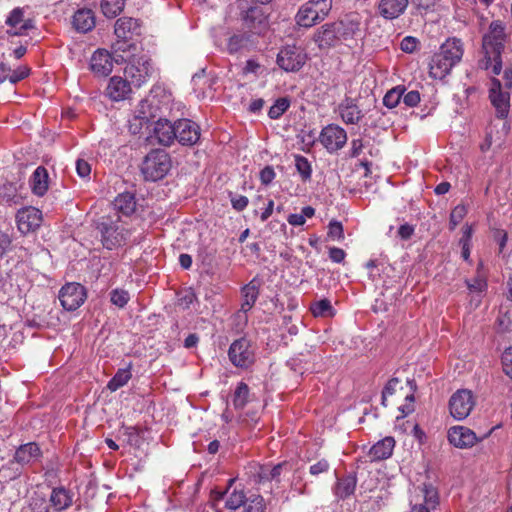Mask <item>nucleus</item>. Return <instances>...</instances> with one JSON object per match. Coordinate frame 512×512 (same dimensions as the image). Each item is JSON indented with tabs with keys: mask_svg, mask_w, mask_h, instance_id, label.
<instances>
[{
	"mask_svg": "<svg viewBox=\"0 0 512 512\" xmlns=\"http://www.w3.org/2000/svg\"><path fill=\"white\" fill-rule=\"evenodd\" d=\"M32 191L37 196H43L48 189V172L47 170L39 166L33 172L31 178Z\"/></svg>",
	"mask_w": 512,
	"mask_h": 512,
	"instance_id": "obj_33",
	"label": "nucleus"
},
{
	"mask_svg": "<svg viewBox=\"0 0 512 512\" xmlns=\"http://www.w3.org/2000/svg\"><path fill=\"white\" fill-rule=\"evenodd\" d=\"M29 507L31 512H49V507L46 505L44 498L33 500Z\"/></svg>",
	"mask_w": 512,
	"mask_h": 512,
	"instance_id": "obj_63",
	"label": "nucleus"
},
{
	"mask_svg": "<svg viewBox=\"0 0 512 512\" xmlns=\"http://www.w3.org/2000/svg\"><path fill=\"white\" fill-rule=\"evenodd\" d=\"M87 295L84 286L79 283H67L59 292V300L67 311L78 309L85 301Z\"/></svg>",
	"mask_w": 512,
	"mask_h": 512,
	"instance_id": "obj_11",
	"label": "nucleus"
},
{
	"mask_svg": "<svg viewBox=\"0 0 512 512\" xmlns=\"http://www.w3.org/2000/svg\"><path fill=\"white\" fill-rule=\"evenodd\" d=\"M510 89L503 87L502 83L497 78L491 79V86L489 89V99L491 104L496 110L498 118H506L510 110Z\"/></svg>",
	"mask_w": 512,
	"mask_h": 512,
	"instance_id": "obj_8",
	"label": "nucleus"
},
{
	"mask_svg": "<svg viewBox=\"0 0 512 512\" xmlns=\"http://www.w3.org/2000/svg\"><path fill=\"white\" fill-rule=\"evenodd\" d=\"M114 208L125 216L133 214L136 210L135 195L131 192L120 193L113 202Z\"/></svg>",
	"mask_w": 512,
	"mask_h": 512,
	"instance_id": "obj_32",
	"label": "nucleus"
},
{
	"mask_svg": "<svg viewBox=\"0 0 512 512\" xmlns=\"http://www.w3.org/2000/svg\"><path fill=\"white\" fill-rule=\"evenodd\" d=\"M113 62V56L107 50L98 49L90 59V68L99 76H107L113 69Z\"/></svg>",
	"mask_w": 512,
	"mask_h": 512,
	"instance_id": "obj_19",
	"label": "nucleus"
},
{
	"mask_svg": "<svg viewBox=\"0 0 512 512\" xmlns=\"http://www.w3.org/2000/svg\"><path fill=\"white\" fill-rule=\"evenodd\" d=\"M154 134L158 142L163 146H170L176 138L175 122L159 118L154 126Z\"/></svg>",
	"mask_w": 512,
	"mask_h": 512,
	"instance_id": "obj_21",
	"label": "nucleus"
},
{
	"mask_svg": "<svg viewBox=\"0 0 512 512\" xmlns=\"http://www.w3.org/2000/svg\"><path fill=\"white\" fill-rule=\"evenodd\" d=\"M97 229L101 235V242L103 246L109 250L120 245L124 239L123 230L120 229L117 221H113L109 218L99 222Z\"/></svg>",
	"mask_w": 512,
	"mask_h": 512,
	"instance_id": "obj_14",
	"label": "nucleus"
},
{
	"mask_svg": "<svg viewBox=\"0 0 512 512\" xmlns=\"http://www.w3.org/2000/svg\"><path fill=\"white\" fill-rule=\"evenodd\" d=\"M136 51L137 45L132 39L117 38L112 44L113 59L116 63L128 62Z\"/></svg>",
	"mask_w": 512,
	"mask_h": 512,
	"instance_id": "obj_22",
	"label": "nucleus"
},
{
	"mask_svg": "<svg viewBox=\"0 0 512 512\" xmlns=\"http://www.w3.org/2000/svg\"><path fill=\"white\" fill-rule=\"evenodd\" d=\"M340 41L362 38V17L358 13H350L335 21Z\"/></svg>",
	"mask_w": 512,
	"mask_h": 512,
	"instance_id": "obj_10",
	"label": "nucleus"
},
{
	"mask_svg": "<svg viewBox=\"0 0 512 512\" xmlns=\"http://www.w3.org/2000/svg\"><path fill=\"white\" fill-rule=\"evenodd\" d=\"M328 236L332 240H342L344 238V231L342 223L339 221H331L328 226Z\"/></svg>",
	"mask_w": 512,
	"mask_h": 512,
	"instance_id": "obj_50",
	"label": "nucleus"
},
{
	"mask_svg": "<svg viewBox=\"0 0 512 512\" xmlns=\"http://www.w3.org/2000/svg\"><path fill=\"white\" fill-rule=\"evenodd\" d=\"M409 5V0H380L377 10L386 20H394L403 15Z\"/></svg>",
	"mask_w": 512,
	"mask_h": 512,
	"instance_id": "obj_18",
	"label": "nucleus"
},
{
	"mask_svg": "<svg viewBox=\"0 0 512 512\" xmlns=\"http://www.w3.org/2000/svg\"><path fill=\"white\" fill-rule=\"evenodd\" d=\"M310 310L315 317H327L334 314V308L328 299H321L312 303Z\"/></svg>",
	"mask_w": 512,
	"mask_h": 512,
	"instance_id": "obj_40",
	"label": "nucleus"
},
{
	"mask_svg": "<svg viewBox=\"0 0 512 512\" xmlns=\"http://www.w3.org/2000/svg\"><path fill=\"white\" fill-rule=\"evenodd\" d=\"M419 44V41L417 38L412 36H406L402 39L400 43V48L403 52L406 53H413Z\"/></svg>",
	"mask_w": 512,
	"mask_h": 512,
	"instance_id": "obj_56",
	"label": "nucleus"
},
{
	"mask_svg": "<svg viewBox=\"0 0 512 512\" xmlns=\"http://www.w3.org/2000/svg\"><path fill=\"white\" fill-rule=\"evenodd\" d=\"M423 493L424 503L422 505L428 506L430 510L435 509L439 503L436 489L432 485H424Z\"/></svg>",
	"mask_w": 512,
	"mask_h": 512,
	"instance_id": "obj_47",
	"label": "nucleus"
},
{
	"mask_svg": "<svg viewBox=\"0 0 512 512\" xmlns=\"http://www.w3.org/2000/svg\"><path fill=\"white\" fill-rule=\"evenodd\" d=\"M506 34L503 23L499 20L491 22L488 32L482 38V48L485 54L483 67L491 69L499 75L502 71L501 54L505 48Z\"/></svg>",
	"mask_w": 512,
	"mask_h": 512,
	"instance_id": "obj_1",
	"label": "nucleus"
},
{
	"mask_svg": "<svg viewBox=\"0 0 512 512\" xmlns=\"http://www.w3.org/2000/svg\"><path fill=\"white\" fill-rule=\"evenodd\" d=\"M405 91L406 89L403 86H396L390 89L383 98V104L390 109L396 107Z\"/></svg>",
	"mask_w": 512,
	"mask_h": 512,
	"instance_id": "obj_41",
	"label": "nucleus"
},
{
	"mask_svg": "<svg viewBox=\"0 0 512 512\" xmlns=\"http://www.w3.org/2000/svg\"><path fill=\"white\" fill-rule=\"evenodd\" d=\"M250 43V36L247 34H234L227 41V51L235 54L247 48Z\"/></svg>",
	"mask_w": 512,
	"mask_h": 512,
	"instance_id": "obj_35",
	"label": "nucleus"
},
{
	"mask_svg": "<svg viewBox=\"0 0 512 512\" xmlns=\"http://www.w3.org/2000/svg\"><path fill=\"white\" fill-rule=\"evenodd\" d=\"M176 138L183 146H193L198 143L201 129L197 123L189 119L175 121Z\"/></svg>",
	"mask_w": 512,
	"mask_h": 512,
	"instance_id": "obj_13",
	"label": "nucleus"
},
{
	"mask_svg": "<svg viewBox=\"0 0 512 512\" xmlns=\"http://www.w3.org/2000/svg\"><path fill=\"white\" fill-rule=\"evenodd\" d=\"M243 21L247 28L253 30L264 22V17L257 8H250L246 11Z\"/></svg>",
	"mask_w": 512,
	"mask_h": 512,
	"instance_id": "obj_43",
	"label": "nucleus"
},
{
	"mask_svg": "<svg viewBox=\"0 0 512 512\" xmlns=\"http://www.w3.org/2000/svg\"><path fill=\"white\" fill-rule=\"evenodd\" d=\"M346 253L343 249L338 247H331L329 249V258L335 263H341L345 259Z\"/></svg>",
	"mask_w": 512,
	"mask_h": 512,
	"instance_id": "obj_64",
	"label": "nucleus"
},
{
	"mask_svg": "<svg viewBox=\"0 0 512 512\" xmlns=\"http://www.w3.org/2000/svg\"><path fill=\"white\" fill-rule=\"evenodd\" d=\"M332 9V0H309L303 4L296 14V23L310 28L323 21Z\"/></svg>",
	"mask_w": 512,
	"mask_h": 512,
	"instance_id": "obj_4",
	"label": "nucleus"
},
{
	"mask_svg": "<svg viewBox=\"0 0 512 512\" xmlns=\"http://www.w3.org/2000/svg\"><path fill=\"white\" fill-rule=\"evenodd\" d=\"M357 485V478L355 474H348L337 480L334 493L339 499H346L351 496Z\"/></svg>",
	"mask_w": 512,
	"mask_h": 512,
	"instance_id": "obj_31",
	"label": "nucleus"
},
{
	"mask_svg": "<svg viewBox=\"0 0 512 512\" xmlns=\"http://www.w3.org/2000/svg\"><path fill=\"white\" fill-rule=\"evenodd\" d=\"M72 24L77 31L82 33L92 30L95 26V18L92 10H78L73 16Z\"/></svg>",
	"mask_w": 512,
	"mask_h": 512,
	"instance_id": "obj_29",
	"label": "nucleus"
},
{
	"mask_svg": "<svg viewBox=\"0 0 512 512\" xmlns=\"http://www.w3.org/2000/svg\"><path fill=\"white\" fill-rule=\"evenodd\" d=\"M395 447V440L387 436L375 443L369 450V456L372 461L385 460L391 457Z\"/></svg>",
	"mask_w": 512,
	"mask_h": 512,
	"instance_id": "obj_25",
	"label": "nucleus"
},
{
	"mask_svg": "<svg viewBox=\"0 0 512 512\" xmlns=\"http://www.w3.org/2000/svg\"><path fill=\"white\" fill-rule=\"evenodd\" d=\"M114 33L117 38L133 39V36L140 34V24L134 18H119L115 23Z\"/></svg>",
	"mask_w": 512,
	"mask_h": 512,
	"instance_id": "obj_24",
	"label": "nucleus"
},
{
	"mask_svg": "<svg viewBox=\"0 0 512 512\" xmlns=\"http://www.w3.org/2000/svg\"><path fill=\"white\" fill-rule=\"evenodd\" d=\"M290 107V100L287 97L278 98L275 103L270 107L268 116L271 119L280 118Z\"/></svg>",
	"mask_w": 512,
	"mask_h": 512,
	"instance_id": "obj_45",
	"label": "nucleus"
},
{
	"mask_svg": "<svg viewBox=\"0 0 512 512\" xmlns=\"http://www.w3.org/2000/svg\"><path fill=\"white\" fill-rule=\"evenodd\" d=\"M29 74V69L26 67H20L17 70L9 73L8 79L11 83L15 84L24 78H26Z\"/></svg>",
	"mask_w": 512,
	"mask_h": 512,
	"instance_id": "obj_60",
	"label": "nucleus"
},
{
	"mask_svg": "<svg viewBox=\"0 0 512 512\" xmlns=\"http://www.w3.org/2000/svg\"><path fill=\"white\" fill-rule=\"evenodd\" d=\"M23 467L14 459L9 460L0 468V483H9L20 477Z\"/></svg>",
	"mask_w": 512,
	"mask_h": 512,
	"instance_id": "obj_34",
	"label": "nucleus"
},
{
	"mask_svg": "<svg viewBox=\"0 0 512 512\" xmlns=\"http://www.w3.org/2000/svg\"><path fill=\"white\" fill-rule=\"evenodd\" d=\"M132 92L130 83L119 76L110 78L106 87V95L113 101L125 100Z\"/></svg>",
	"mask_w": 512,
	"mask_h": 512,
	"instance_id": "obj_20",
	"label": "nucleus"
},
{
	"mask_svg": "<svg viewBox=\"0 0 512 512\" xmlns=\"http://www.w3.org/2000/svg\"><path fill=\"white\" fill-rule=\"evenodd\" d=\"M23 16H24V12H23L22 8H19V7L14 8L10 12L5 23L12 28H16L21 22H23Z\"/></svg>",
	"mask_w": 512,
	"mask_h": 512,
	"instance_id": "obj_52",
	"label": "nucleus"
},
{
	"mask_svg": "<svg viewBox=\"0 0 512 512\" xmlns=\"http://www.w3.org/2000/svg\"><path fill=\"white\" fill-rule=\"evenodd\" d=\"M40 455L41 451L39 446L34 442H30L21 445L15 451L13 459L24 468L25 465H28L31 462L37 460L40 457Z\"/></svg>",
	"mask_w": 512,
	"mask_h": 512,
	"instance_id": "obj_26",
	"label": "nucleus"
},
{
	"mask_svg": "<svg viewBox=\"0 0 512 512\" xmlns=\"http://www.w3.org/2000/svg\"><path fill=\"white\" fill-rule=\"evenodd\" d=\"M249 480L254 485L263 487L268 486V488L272 490V486L270 484L273 482V479L269 470V464H255L251 466L249 472Z\"/></svg>",
	"mask_w": 512,
	"mask_h": 512,
	"instance_id": "obj_27",
	"label": "nucleus"
},
{
	"mask_svg": "<svg viewBox=\"0 0 512 512\" xmlns=\"http://www.w3.org/2000/svg\"><path fill=\"white\" fill-rule=\"evenodd\" d=\"M76 171L81 178H87L90 176L91 166L87 161L78 159L76 161Z\"/></svg>",
	"mask_w": 512,
	"mask_h": 512,
	"instance_id": "obj_59",
	"label": "nucleus"
},
{
	"mask_svg": "<svg viewBox=\"0 0 512 512\" xmlns=\"http://www.w3.org/2000/svg\"><path fill=\"white\" fill-rule=\"evenodd\" d=\"M12 249V236L8 232L0 230V257H3Z\"/></svg>",
	"mask_w": 512,
	"mask_h": 512,
	"instance_id": "obj_54",
	"label": "nucleus"
},
{
	"mask_svg": "<svg viewBox=\"0 0 512 512\" xmlns=\"http://www.w3.org/2000/svg\"><path fill=\"white\" fill-rule=\"evenodd\" d=\"M448 441L459 449H467L481 440L474 431L465 426H453L448 430Z\"/></svg>",
	"mask_w": 512,
	"mask_h": 512,
	"instance_id": "obj_16",
	"label": "nucleus"
},
{
	"mask_svg": "<svg viewBox=\"0 0 512 512\" xmlns=\"http://www.w3.org/2000/svg\"><path fill=\"white\" fill-rule=\"evenodd\" d=\"M295 167L301 179L306 182L311 179L312 168L308 159L302 155L295 156Z\"/></svg>",
	"mask_w": 512,
	"mask_h": 512,
	"instance_id": "obj_44",
	"label": "nucleus"
},
{
	"mask_svg": "<svg viewBox=\"0 0 512 512\" xmlns=\"http://www.w3.org/2000/svg\"><path fill=\"white\" fill-rule=\"evenodd\" d=\"M330 470V464L326 459H320L316 463L309 467V473L312 476H319L320 474L326 473Z\"/></svg>",
	"mask_w": 512,
	"mask_h": 512,
	"instance_id": "obj_53",
	"label": "nucleus"
},
{
	"mask_svg": "<svg viewBox=\"0 0 512 512\" xmlns=\"http://www.w3.org/2000/svg\"><path fill=\"white\" fill-rule=\"evenodd\" d=\"M73 495L63 486L54 487L50 495V503L56 511H62L72 505Z\"/></svg>",
	"mask_w": 512,
	"mask_h": 512,
	"instance_id": "obj_28",
	"label": "nucleus"
},
{
	"mask_svg": "<svg viewBox=\"0 0 512 512\" xmlns=\"http://www.w3.org/2000/svg\"><path fill=\"white\" fill-rule=\"evenodd\" d=\"M260 282L257 279H252L247 285L242 288L243 302L241 311L246 313L255 304L259 296Z\"/></svg>",
	"mask_w": 512,
	"mask_h": 512,
	"instance_id": "obj_30",
	"label": "nucleus"
},
{
	"mask_svg": "<svg viewBox=\"0 0 512 512\" xmlns=\"http://www.w3.org/2000/svg\"><path fill=\"white\" fill-rule=\"evenodd\" d=\"M474 405L475 402L471 391L466 389L458 390L449 400L450 414L456 420H463L471 413Z\"/></svg>",
	"mask_w": 512,
	"mask_h": 512,
	"instance_id": "obj_9",
	"label": "nucleus"
},
{
	"mask_svg": "<svg viewBox=\"0 0 512 512\" xmlns=\"http://www.w3.org/2000/svg\"><path fill=\"white\" fill-rule=\"evenodd\" d=\"M152 102L149 100H142L136 110V117L144 122H149L155 117V114L152 111H155Z\"/></svg>",
	"mask_w": 512,
	"mask_h": 512,
	"instance_id": "obj_46",
	"label": "nucleus"
},
{
	"mask_svg": "<svg viewBox=\"0 0 512 512\" xmlns=\"http://www.w3.org/2000/svg\"><path fill=\"white\" fill-rule=\"evenodd\" d=\"M33 28H34L33 20L27 19L25 21L23 20V24L18 29L14 30V31L8 30L7 33L9 35L18 36V35L25 34L26 31L33 29Z\"/></svg>",
	"mask_w": 512,
	"mask_h": 512,
	"instance_id": "obj_62",
	"label": "nucleus"
},
{
	"mask_svg": "<svg viewBox=\"0 0 512 512\" xmlns=\"http://www.w3.org/2000/svg\"><path fill=\"white\" fill-rule=\"evenodd\" d=\"M227 498L225 501V507L228 510L236 511L240 507H244V504L247 502V495L244 490L234 489L232 492H228Z\"/></svg>",
	"mask_w": 512,
	"mask_h": 512,
	"instance_id": "obj_36",
	"label": "nucleus"
},
{
	"mask_svg": "<svg viewBox=\"0 0 512 512\" xmlns=\"http://www.w3.org/2000/svg\"><path fill=\"white\" fill-rule=\"evenodd\" d=\"M463 44L460 39L449 38L444 42L429 63V74L434 79H443L458 64L463 56Z\"/></svg>",
	"mask_w": 512,
	"mask_h": 512,
	"instance_id": "obj_2",
	"label": "nucleus"
},
{
	"mask_svg": "<svg viewBox=\"0 0 512 512\" xmlns=\"http://www.w3.org/2000/svg\"><path fill=\"white\" fill-rule=\"evenodd\" d=\"M400 383L398 378H392L388 381V383L385 385L383 391H382V397L381 402L383 406H387V398L391 395H393L396 392V388L398 384Z\"/></svg>",
	"mask_w": 512,
	"mask_h": 512,
	"instance_id": "obj_51",
	"label": "nucleus"
},
{
	"mask_svg": "<svg viewBox=\"0 0 512 512\" xmlns=\"http://www.w3.org/2000/svg\"><path fill=\"white\" fill-rule=\"evenodd\" d=\"M502 366L504 373L512 379V347L505 349L503 352Z\"/></svg>",
	"mask_w": 512,
	"mask_h": 512,
	"instance_id": "obj_55",
	"label": "nucleus"
},
{
	"mask_svg": "<svg viewBox=\"0 0 512 512\" xmlns=\"http://www.w3.org/2000/svg\"><path fill=\"white\" fill-rule=\"evenodd\" d=\"M403 102L408 107H415L420 102V93L417 90L404 92L402 96Z\"/></svg>",
	"mask_w": 512,
	"mask_h": 512,
	"instance_id": "obj_57",
	"label": "nucleus"
},
{
	"mask_svg": "<svg viewBox=\"0 0 512 512\" xmlns=\"http://www.w3.org/2000/svg\"><path fill=\"white\" fill-rule=\"evenodd\" d=\"M319 140L332 153L344 147L347 142V133L339 125L330 124L322 129Z\"/></svg>",
	"mask_w": 512,
	"mask_h": 512,
	"instance_id": "obj_12",
	"label": "nucleus"
},
{
	"mask_svg": "<svg viewBox=\"0 0 512 512\" xmlns=\"http://www.w3.org/2000/svg\"><path fill=\"white\" fill-rule=\"evenodd\" d=\"M341 119L346 124H358L363 118V113L357 106L355 99L346 97L338 106Z\"/></svg>",
	"mask_w": 512,
	"mask_h": 512,
	"instance_id": "obj_23",
	"label": "nucleus"
},
{
	"mask_svg": "<svg viewBox=\"0 0 512 512\" xmlns=\"http://www.w3.org/2000/svg\"><path fill=\"white\" fill-rule=\"evenodd\" d=\"M131 371L129 368L119 369L116 374L110 379L107 388L114 392L123 387L131 379Z\"/></svg>",
	"mask_w": 512,
	"mask_h": 512,
	"instance_id": "obj_37",
	"label": "nucleus"
},
{
	"mask_svg": "<svg viewBox=\"0 0 512 512\" xmlns=\"http://www.w3.org/2000/svg\"><path fill=\"white\" fill-rule=\"evenodd\" d=\"M313 40L320 49L335 47L341 42L335 22L326 23L317 29L314 33Z\"/></svg>",
	"mask_w": 512,
	"mask_h": 512,
	"instance_id": "obj_17",
	"label": "nucleus"
},
{
	"mask_svg": "<svg viewBox=\"0 0 512 512\" xmlns=\"http://www.w3.org/2000/svg\"><path fill=\"white\" fill-rule=\"evenodd\" d=\"M228 356L231 363L239 368H248L254 363V351L247 338L235 340L229 348Z\"/></svg>",
	"mask_w": 512,
	"mask_h": 512,
	"instance_id": "obj_7",
	"label": "nucleus"
},
{
	"mask_svg": "<svg viewBox=\"0 0 512 512\" xmlns=\"http://www.w3.org/2000/svg\"><path fill=\"white\" fill-rule=\"evenodd\" d=\"M275 171L272 166H266L260 171V180L263 185H269L275 178Z\"/></svg>",
	"mask_w": 512,
	"mask_h": 512,
	"instance_id": "obj_58",
	"label": "nucleus"
},
{
	"mask_svg": "<svg viewBox=\"0 0 512 512\" xmlns=\"http://www.w3.org/2000/svg\"><path fill=\"white\" fill-rule=\"evenodd\" d=\"M249 387L246 383H238L233 396V405L236 409H243L248 403Z\"/></svg>",
	"mask_w": 512,
	"mask_h": 512,
	"instance_id": "obj_39",
	"label": "nucleus"
},
{
	"mask_svg": "<svg viewBox=\"0 0 512 512\" xmlns=\"http://www.w3.org/2000/svg\"><path fill=\"white\" fill-rule=\"evenodd\" d=\"M467 214V208L465 205H457L450 214L449 229L454 230L457 225L463 220Z\"/></svg>",
	"mask_w": 512,
	"mask_h": 512,
	"instance_id": "obj_48",
	"label": "nucleus"
},
{
	"mask_svg": "<svg viewBox=\"0 0 512 512\" xmlns=\"http://www.w3.org/2000/svg\"><path fill=\"white\" fill-rule=\"evenodd\" d=\"M130 296L126 290L114 289L110 292V301L119 308H123L129 301Z\"/></svg>",
	"mask_w": 512,
	"mask_h": 512,
	"instance_id": "obj_49",
	"label": "nucleus"
},
{
	"mask_svg": "<svg viewBox=\"0 0 512 512\" xmlns=\"http://www.w3.org/2000/svg\"><path fill=\"white\" fill-rule=\"evenodd\" d=\"M306 60V53L295 45H287L277 54V64L286 72L299 71L306 63Z\"/></svg>",
	"mask_w": 512,
	"mask_h": 512,
	"instance_id": "obj_6",
	"label": "nucleus"
},
{
	"mask_svg": "<svg viewBox=\"0 0 512 512\" xmlns=\"http://www.w3.org/2000/svg\"><path fill=\"white\" fill-rule=\"evenodd\" d=\"M244 512H266L264 498L259 494L248 496L247 502L244 504Z\"/></svg>",
	"mask_w": 512,
	"mask_h": 512,
	"instance_id": "obj_42",
	"label": "nucleus"
},
{
	"mask_svg": "<svg viewBox=\"0 0 512 512\" xmlns=\"http://www.w3.org/2000/svg\"><path fill=\"white\" fill-rule=\"evenodd\" d=\"M155 73L151 59L146 55L132 56L125 68V74L129 76L137 86H141Z\"/></svg>",
	"mask_w": 512,
	"mask_h": 512,
	"instance_id": "obj_5",
	"label": "nucleus"
},
{
	"mask_svg": "<svg viewBox=\"0 0 512 512\" xmlns=\"http://www.w3.org/2000/svg\"><path fill=\"white\" fill-rule=\"evenodd\" d=\"M172 166L170 155L163 149L150 151L143 160L141 172L147 181L163 179Z\"/></svg>",
	"mask_w": 512,
	"mask_h": 512,
	"instance_id": "obj_3",
	"label": "nucleus"
},
{
	"mask_svg": "<svg viewBox=\"0 0 512 512\" xmlns=\"http://www.w3.org/2000/svg\"><path fill=\"white\" fill-rule=\"evenodd\" d=\"M100 7L107 18H114L123 10L124 0H102Z\"/></svg>",
	"mask_w": 512,
	"mask_h": 512,
	"instance_id": "obj_38",
	"label": "nucleus"
},
{
	"mask_svg": "<svg viewBox=\"0 0 512 512\" xmlns=\"http://www.w3.org/2000/svg\"><path fill=\"white\" fill-rule=\"evenodd\" d=\"M248 198L243 195H235L231 197L232 207L237 211L244 210L248 205Z\"/></svg>",
	"mask_w": 512,
	"mask_h": 512,
	"instance_id": "obj_61",
	"label": "nucleus"
},
{
	"mask_svg": "<svg viewBox=\"0 0 512 512\" xmlns=\"http://www.w3.org/2000/svg\"><path fill=\"white\" fill-rule=\"evenodd\" d=\"M17 228L22 234L34 232L41 226L42 213L35 207H25L16 214Z\"/></svg>",
	"mask_w": 512,
	"mask_h": 512,
	"instance_id": "obj_15",
	"label": "nucleus"
}]
</instances>
